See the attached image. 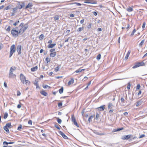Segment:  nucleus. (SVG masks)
Segmentation results:
<instances>
[{
    "instance_id": "c756f323",
    "label": "nucleus",
    "mask_w": 147,
    "mask_h": 147,
    "mask_svg": "<svg viewBox=\"0 0 147 147\" xmlns=\"http://www.w3.org/2000/svg\"><path fill=\"white\" fill-rule=\"evenodd\" d=\"M38 81L37 79H36L34 82V84L35 85H36L38 84Z\"/></svg>"
},
{
    "instance_id": "f3484780",
    "label": "nucleus",
    "mask_w": 147,
    "mask_h": 147,
    "mask_svg": "<svg viewBox=\"0 0 147 147\" xmlns=\"http://www.w3.org/2000/svg\"><path fill=\"white\" fill-rule=\"evenodd\" d=\"M56 55V52H53L51 53L50 54V57H55Z\"/></svg>"
},
{
    "instance_id": "79ce46f5",
    "label": "nucleus",
    "mask_w": 147,
    "mask_h": 147,
    "mask_svg": "<svg viewBox=\"0 0 147 147\" xmlns=\"http://www.w3.org/2000/svg\"><path fill=\"white\" fill-rule=\"evenodd\" d=\"M45 60L47 62V63L49 62L50 61V59L48 57H47L45 59Z\"/></svg>"
},
{
    "instance_id": "f257e3e1",
    "label": "nucleus",
    "mask_w": 147,
    "mask_h": 147,
    "mask_svg": "<svg viewBox=\"0 0 147 147\" xmlns=\"http://www.w3.org/2000/svg\"><path fill=\"white\" fill-rule=\"evenodd\" d=\"M28 27V25L26 24L24 25V23H21L18 27H16L13 28L11 31V34L13 36L15 37H17L19 34H22L27 29Z\"/></svg>"
},
{
    "instance_id": "5701e85b",
    "label": "nucleus",
    "mask_w": 147,
    "mask_h": 147,
    "mask_svg": "<svg viewBox=\"0 0 147 147\" xmlns=\"http://www.w3.org/2000/svg\"><path fill=\"white\" fill-rule=\"evenodd\" d=\"M44 38V35L41 34L39 37V39L40 40H42Z\"/></svg>"
},
{
    "instance_id": "a18cd8bd",
    "label": "nucleus",
    "mask_w": 147,
    "mask_h": 147,
    "mask_svg": "<svg viewBox=\"0 0 147 147\" xmlns=\"http://www.w3.org/2000/svg\"><path fill=\"white\" fill-rule=\"evenodd\" d=\"M92 26V24L91 23L89 24L87 26V27L88 29H90L91 28Z\"/></svg>"
},
{
    "instance_id": "ea45409f",
    "label": "nucleus",
    "mask_w": 147,
    "mask_h": 147,
    "mask_svg": "<svg viewBox=\"0 0 147 147\" xmlns=\"http://www.w3.org/2000/svg\"><path fill=\"white\" fill-rule=\"evenodd\" d=\"M144 40H142L141 42H140V43L139 44V45L140 46H142L144 42Z\"/></svg>"
},
{
    "instance_id": "bb28decb",
    "label": "nucleus",
    "mask_w": 147,
    "mask_h": 147,
    "mask_svg": "<svg viewBox=\"0 0 147 147\" xmlns=\"http://www.w3.org/2000/svg\"><path fill=\"white\" fill-rule=\"evenodd\" d=\"M84 28L83 27L79 28L77 30L78 32H80L81 31L84 30Z\"/></svg>"
},
{
    "instance_id": "39448f33",
    "label": "nucleus",
    "mask_w": 147,
    "mask_h": 147,
    "mask_svg": "<svg viewBox=\"0 0 147 147\" xmlns=\"http://www.w3.org/2000/svg\"><path fill=\"white\" fill-rule=\"evenodd\" d=\"M144 65V63L143 62H137L135 63V65L132 67L133 69H135L140 66H143Z\"/></svg>"
},
{
    "instance_id": "a19ab883",
    "label": "nucleus",
    "mask_w": 147,
    "mask_h": 147,
    "mask_svg": "<svg viewBox=\"0 0 147 147\" xmlns=\"http://www.w3.org/2000/svg\"><path fill=\"white\" fill-rule=\"evenodd\" d=\"M59 16H56L54 17V19L55 20H58L59 18Z\"/></svg>"
},
{
    "instance_id": "3c124183",
    "label": "nucleus",
    "mask_w": 147,
    "mask_h": 147,
    "mask_svg": "<svg viewBox=\"0 0 147 147\" xmlns=\"http://www.w3.org/2000/svg\"><path fill=\"white\" fill-rule=\"evenodd\" d=\"M145 25H146L145 22H143V25L142 26V28L143 29H144V28L145 26Z\"/></svg>"
},
{
    "instance_id": "680f3d73",
    "label": "nucleus",
    "mask_w": 147,
    "mask_h": 147,
    "mask_svg": "<svg viewBox=\"0 0 147 147\" xmlns=\"http://www.w3.org/2000/svg\"><path fill=\"white\" fill-rule=\"evenodd\" d=\"M6 30L9 32V26H8L7 28H6Z\"/></svg>"
},
{
    "instance_id": "69168bd1",
    "label": "nucleus",
    "mask_w": 147,
    "mask_h": 147,
    "mask_svg": "<svg viewBox=\"0 0 147 147\" xmlns=\"http://www.w3.org/2000/svg\"><path fill=\"white\" fill-rule=\"evenodd\" d=\"M93 14L95 16H96L97 15V13L96 11L93 12Z\"/></svg>"
},
{
    "instance_id": "49530a36",
    "label": "nucleus",
    "mask_w": 147,
    "mask_h": 147,
    "mask_svg": "<svg viewBox=\"0 0 147 147\" xmlns=\"http://www.w3.org/2000/svg\"><path fill=\"white\" fill-rule=\"evenodd\" d=\"M62 102L58 103V106L60 107L62 106Z\"/></svg>"
},
{
    "instance_id": "c85d7f7f",
    "label": "nucleus",
    "mask_w": 147,
    "mask_h": 147,
    "mask_svg": "<svg viewBox=\"0 0 147 147\" xmlns=\"http://www.w3.org/2000/svg\"><path fill=\"white\" fill-rule=\"evenodd\" d=\"M113 105L112 103L110 102L108 104V109H109L110 108H111V109H112L111 107L113 106Z\"/></svg>"
},
{
    "instance_id": "774afa93",
    "label": "nucleus",
    "mask_w": 147,
    "mask_h": 147,
    "mask_svg": "<svg viewBox=\"0 0 147 147\" xmlns=\"http://www.w3.org/2000/svg\"><path fill=\"white\" fill-rule=\"evenodd\" d=\"M52 42V41L51 40H50L48 42V43L50 44Z\"/></svg>"
},
{
    "instance_id": "aec40b11",
    "label": "nucleus",
    "mask_w": 147,
    "mask_h": 147,
    "mask_svg": "<svg viewBox=\"0 0 147 147\" xmlns=\"http://www.w3.org/2000/svg\"><path fill=\"white\" fill-rule=\"evenodd\" d=\"M104 106H102L98 108V109L100 111H103L104 110Z\"/></svg>"
},
{
    "instance_id": "a878e982",
    "label": "nucleus",
    "mask_w": 147,
    "mask_h": 147,
    "mask_svg": "<svg viewBox=\"0 0 147 147\" xmlns=\"http://www.w3.org/2000/svg\"><path fill=\"white\" fill-rule=\"evenodd\" d=\"M20 21L19 20H18L16 22H14L13 24V25L14 26H16L19 23Z\"/></svg>"
},
{
    "instance_id": "c03bdc74",
    "label": "nucleus",
    "mask_w": 147,
    "mask_h": 147,
    "mask_svg": "<svg viewBox=\"0 0 147 147\" xmlns=\"http://www.w3.org/2000/svg\"><path fill=\"white\" fill-rule=\"evenodd\" d=\"M73 123H74V125H75L77 127H79V125L78 124V123H77L76 121V122H74Z\"/></svg>"
},
{
    "instance_id": "de8ad7c7",
    "label": "nucleus",
    "mask_w": 147,
    "mask_h": 147,
    "mask_svg": "<svg viewBox=\"0 0 147 147\" xmlns=\"http://www.w3.org/2000/svg\"><path fill=\"white\" fill-rule=\"evenodd\" d=\"M22 126L21 125H20L18 128V130L19 131L21 130L22 129Z\"/></svg>"
},
{
    "instance_id": "58836bf2",
    "label": "nucleus",
    "mask_w": 147,
    "mask_h": 147,
    "mask_svg": "<svg viewBox=\"0 0 147 147\" xmlns=\"http://www.w3.org/2000/svg\"><path fill=\"white\" fill-rule=\"evenodd\" d=\"M8 114L7 113H5L4 115V118L5 119H6L8 116Z\"/></svg>"
},
{
    "instance_id": "0eeeda50",
    "label": "nucleus",
    "mask_w": 147,
    "mask_h": 147,
    "mask_svg": "<svg viewBox=\"0 0 147 147\" xmlns=\"http://www.w3.org/2000/svg\"><path fill=\"white\" fill-rule=\"evenodd\" d=\"M9 123H7L6 125L4 127V129L7 132L9 133Z\"/></svg>"
},
{
    "instance_id": "052dcab7",
    "label": "nucleus",
    "mask_w": 147,
    "mask_h": 147,
    "mask_svg": "<svg viewBox=\"0 0 147 147\" xmlns=\"http://www.w3.org/2000/svg\"><path fill=\"white\" fill-rule=\"evenodd\" d=\"M140 105V102L138 101H137L136 102V106L138 107L139 105Z\"/></svg>"
},
{
    "instance_id": "864d4df0",
    "label": "nucleus",
    "mask_w": 147,
    "mask_h": 147,
    "mask_svg": "<svg viewBox=\"0 0 147 147\" xmlns=\"http://www.w3.org/2000/svg\"><path fill=\"white\" fill-rule=\"evenodd\" d=\"M43 88H47V87H49V88H50V87L49 86L47 85H45V86H43Z\"/></svg>"
},
{
    "instance_id": "473e14b6",
    "label": "nucleus",
    "mask_w": 147,
    "mask_h": 147,
    "mask_svg": "<svg viewBox=\"0 0 147 147\" xmlns=\"http://www.w3.org/2000/svg\"><path fill=\"white\" fill-rule=\"evenodd\" d=\"M59 125L58 124H55L54 125V126L58 129L59 130L60 129V128L59 126Z\"/></svg>"
},
{
    "instance_id": "72a5a7b5",
    "label": "nucleus",
    "mask_w": 147,
    "mask_h": 147,
    "mask_svg": "<svg viewBox=\"0 0 147 147\" xmlns=\"http://www.w3.org/2000/svg\"><path fill=\"white\" fill-rule=\"evenodd\" d=\"M57 119L58 123L59 124H61L62 122L61 120L59 118H57Z\"/></svg>"
},
{
    "instance_id": "9d476101",
    "label": "nucleus",
    "mask_w": 147,
    "mask_h": 147,
    "mask_svg": "<svg viewBox=\"0 0 147 147\" xmlns=\"http://www.w3.org/2000/svg\"><path fill=\"white\" fill-rule=\"evenodd\" d=\"M18 5H19V6L18 7V8L19 9H21L24 6V3H22L21 4H20V2H19L18 3Z\"/></svg>"
},
{
    "instance_id": "37998d69",
    "label": "nucleus",
    "mask_w": 147,
    "mask_h": 147,
    "mask_svg": "<svg viewBox=\"0 0 147 147\" xmlns=\"http://www.w3.org/2000/svg\"><path fill=\"white\" fill-rule=\"evenodd\" d=\"M130 86H131L130 84V83H129L128 84V85H127V89L128 90L130 89Z\"/></svg>"
},
{
    "instance_id": "6e6d98bb",
    "label": "nucleus",
    "mask_w": 147,
    "mask_h": 147,
    "mask_svg": "<svg viewBox=\"0 0 147 147\" xmlns=\"http://www.w3.org/2000/svg\"><path fill=\"white\" fill-rule=\"evenodd\" d=\"M28 123L30 125L32 124V121L31 120H29L28 122Z\"/></svg>"
},
{
    "instance_id": "8fccbe9b",
    "label": "nucleus",
    "mask_w": 147,
    "mask_h": 147,
    "mask_svg": "<svg viewBox=\"0 0 147 147\" xmlns=\"http://www.w3.org/2000/svg\"><path fill=\"white\" fill-rule=\"evenodd\" d=\"M13 20H10V24L11 25V26L13 25V24L14 23Z\"/></svg>"
},
{
    "instance_id": "4c0bfd02",
    "label": "nucleus",
    "mask_w": 147,
    "mask_h": 147,
    "mask_svg": "<svg viewBox=\"0 0 147 147\" xmlns=\"http://www.w3.org/2000/svg\"><path fill=\"white\" fill-rule=\"evenodd\" d=\"M99 114L98 113H96V117L95 118V119L96 120H97L99 117Z\"/></svg>"
},
{
    "instance_id": "ddd939ff",
    "label": "nucleus",
    "mask_w": 147,
    "mask_h": 147,
    "mask_svg": "<svg viewBox=\"0 0 147 147\" xmlns=\"http://www.w3.org/2000/svg\"><path fill=\"white\" fill-rule=\"evenodd\" d=\"M124 129V128L123 127H121L120 128H117L116 129H113V132H114L119 131L120 130H123Z\"/></svg>"
},
{
    "instance_id": "f03ea898",
    "label": "nucleus",
    "mask_w": 147,
    "mask_h": 147,
    "mask_svg": "<svg viewBox=\"0 0 147 147\" xmlns=\"http://www.w3.org/2000/svg\"><path fill=\"white\" fill-rule=\"evenodd\" d=\"M20 79L21 82L23 84H30V81L26 80V77L22 74H21L20 75Z\"/></svg>"
},
{
    "instance_id": "338daca9",
    "label": "nucleus",
    "mask_w": 147,
    "mask_h": 147,
    "mask_svg": "<svg viewBox=\"0 0 147 147\" xmlns=\"http://www.w3.org/2000/svg\"><path fill=\"white\" fill-rule=\"evenodd\" d=\"M128 114V113L127 112H125L123 113V115L126 116Z\"/></svg>"
},
{
    "instance_id": "20e7f679",
    "label": "nucleus",
    "mask_w": 147,
    "mask_h": 147,
    "mask_svg": "<svg viewBox=\"0 0 147 147\" xmlns=\"http://www.w3.org/2000/svg\"><path fill=\"white\" fill-rule=\"evenodd\" d=\"M16 51V48L15 45H11L10 48V57H11L13 53Z\"/></svg>"
},
{
    "instance_id": "dca6fc26",
    "label": "nucleus",
    "mask_w": 147,
    "mask_h": 147,
    "mask_svg": "<svg viewBox=\"0 0 147 147\" xmlns=\"http://www.w3.org/2000/svg\"><path fill=\"white\" fill-rule=\"evenodd\" d=\"M131 53V51H129L127 53V54H126L125 57V60H127L128 58V57L130 55V54Z\"/></svg>"
},
{
    "instance_id": "0e129e2a",
    "label": "nucleus",
    "mask_w": 147,
    "mask_h": 147,
    "mask_svg": "<svg viewBox=\"0 0 147 147\" xmlns=\"http://www.w3.org/2000/svg\"><path fill=\"white\" fill-rule=\"evenodd\" d=\"M4 86L5 87L7 88V83L5 82H4Z\"/></svg>"
},
{
    "instance_id": "603ef678",
    "label": "nucleus",
    "mask_w": 147,
    "mask_h": 147,
    "mask_svg": "<svg viewBox=\"0 0 147 147\" xmlns=\"http://www.w3.org/2000/svg\"><path fill=\"white\" fill-rule=\"evenodd\" d=\"M21 93L19 90H18L17 92V96H20L21 95Z\"/></svg>"
},
{
    "instance_id": "f8f14e48",
    "label": "nucleus",
    "mask_w": 147,
    "mask_h": 147,
    "mask_svg": "<svg viewBox=\"0 0 147 147\" xmlns=\"http://www.w3.org/2000/svg\"><path fill=\"white\" fill-rule=\"evenodd\" d=\"M56 44L55 43H54L53 44H51L47 46V47L48 48H52L54 46H55L56 45Z\"/></svg>"
},
{
    "instance_id": "2f4dec72",
    "label": "nucleus",
    "mask_w": 147,
    "mask_h": 147,
    "mask_svg": "<svg viewBox=\"0 0 147 147\" xmlns=\"http://www.w3.org/2000/svg\"><path fill=\"white\" fill-rule=\"evenodd\" d=\"M101 58V55L100 54L98 55L97 56L96 59L98 60H99Z\"/></svg>"
},
{
    "instance_id": "6ab92c4d",
    "label": "nucleus",
    "mask_w": 147,
    "mask_h": 147,
    "mask_svg": "<svg viewBox=\"0 0 147 147\" xmlns=\"http://www.w3.org/2000/svg\"><path fill=\"white\" fill-rule=\"evenodd\" d=\"M127 11L128 12H130L132 11H133V8L130 7H129L126 9Z\"/></svg>"
},
{
    "instance_id": "bf43d9fd",
    "label": "nucleus",
    "mask_w": 147,
    "mask_h": 147,
    "mask_svg": "<svg viewBox=\"0 0 147 147\" xmlns=\"http://www.w3.org/2000/svg\"><path fill=\"white\" fill-rule=\"evenodd\" d=\"M3 144H5L6 145H7L8 144H9V143H8L4 141L3 142Z\"/></svg>"
},
{
    "instance_id": "4d7b16f0",
    "label": "nucleus",
    "mask_w": 147,
    "mask_h": 147,
    "mask_svg": "<svg viewBox=\"0 0 147 147\" xmlns=\"http://www.w3.org/2000/svg\"><path fill=\"white\" fill-rule=\"evenodd\" d=\"M84 19H83L82 20H81L80 21V23L81 24H82L84 23Z\"/></svg>"
},
{
    "instance_id": "c9c22d12",
    "label": "nucleus",
    "mask_w": 147,
    "mask_h": 147,
    "mask_svg": "<svg viewBox=\"0 0 147 147\" xmlns=\"http://www.w3.org/2000/svg\"><path fill=\"white\" fill-rule=\"evenodd\" d=\"M70 4H76L78 6H80L82 5V4L81 3H77V2H75L73 3H71Z\"/></svg>"
},
{
    "instance_id": "7c9ffc66",
    "label": "nucleus",
    "mask_w": 147,
    "mask_h": 147,
    "mask_svg": "<svg viewBox=\"0 0 147 147\" xmlns=\"http://www.w3.org/2000/svg\"><path fill=\"white\" fill-rule=\"evenodd\" d=\"M136 30L135 29H134L133 31H132L131 33V34L130 36H133L134 35V33L136 32Z\"/></svg>"
},
{
    "instance_id": "6e6552de",
    "label": "nucleus",
    "mask_w": 147,
    "mask_h": 147,
    "mask_svg": "<svg viewBox=\"0 0 147 147\" xmlns=\"http://www.w3.org/2000/svg\"><path fill=\"white\" fill-rule=\"evenodd\" d=\"M22 46L21 45H19L17 46V51L18 52L19 55L21 54V50Z\"/></svg>"
},
{
    "instance_id": "5fc2aeb1",
    "label": "nucleus",
    "mask_w": 147,
    "mask_h": 147,
    "mask_svg": "<svg viewBox=\"0 0 147 147\" xmlns=\"http://www.w3.org/2000/svg\"><path fill=\"white\" fill-rule=\"evenodd\" d=\"M145 136V135L144 134H142L140 136L139 138H143V137H144Z\"/></svg>"
},
{
    "instance_id": "7ed1b4c3",
    "label": "nucleus",
    "mask_w": 147,
    "mask_h": 147,
    "mask_svg": "<svg viewBox=\"0 0 147 147\" xmlns=\"http://www.w3.org/2000/svg\"><path fill=\"white\" fill-rule=\"evenodd\" d=\"M16 68L15 67H11L10 69V78H15L16 77V75L15 74L13 73V72L14 71H15Z\"/></svg>"
},
{
    "instance_id": "2eb2a0df",
    "label": "nucleus",
    "mask_w": 147,
    "mask_h": 147,
    "mask_svg": "<svg viewBox=\"0 0 147 147\" xmlns=\"http://www.w3.org/2000/svg\"><path fill=\"white\" fill-rule=\"evenodd\" d=\"M74 79L73 78H71V80L69 81L67 83L68 85H69L71 84H73L74 82Z\"/></svg>"
},
{
    "instance_id": "423d86ee",
    "label": "nucleus",
    "mask_w": 147,
    "mask_h": 147,
    "mask_svg": "<svg viewBox=\"0 0 147 147\" xmlns=\"http://www.w3.org/2000/svg\"><path fill=\"white\" fill-rule=\"evenodd\" d=\"M133 136L131 135H125L123 136L121 138V139L123 140H127L129 139L130 138H131Z\"/></svg>"
},
{
    "instance_id": "4be33fe9",
    "label": "nucleus",
    "mask_w": 147,
    "mask_h": 147,
    "mask_svg": "<svg viewBox=\"0 0 147 147\" xmlns=\"http://www.w3.org/2000/svg\"><path fill=\"white\" fill-rule=\"evenodd\" d=\"M94 116H93V115H91L89 117V119L88 120V122L89 123H90L92 121L91 119H92L93 118H94Z\"/></svg>"
},
{
    "instance_id": "412c9836",
    "label": "nucleus",
    "mask_w": 147,
    "mask_h": 147,
    "mask_svg": "<svg viewBox=\"0 0 147 147\" xmlns=\"http://www.w3.org/2000/svg\"><path fill=\"white\" fill-rule=\"evenodd\" d=\"M71 118V121L73 123L76 121V120L75 118L74 115H72Z\"/></svg>"
},
{
    "instance_id": "09e8293b",
    "label": "nucleus",
    "mask_w": 147,
    "mask_h": 147,
    "mask_svg": "<svg viewBox=\"0 0 147 147\" xmlns=\"http://www.w3.org/2000/svg\"><path fill=\"white\" fill-rule=\"evenodd\" d=\"M140 85L139 84H138L137 85V87H136V89L138 90V89H140Z\"/></svg>"
},
{
    "instance_id": "e433bc0d",
    "label": "nucleus",
    "mask_w": 147,
    "mask_h": 147,
    "mask_svg": "<svg viewBox=\"0 0 147 147\" xmlns=\"http://www.w3.org/2000/svg\"><path fill=\"white\" fill-rule=\"evenodd\" d=\"M59 66H57L55 69V71L57 72L59 70Z\"/></svg>"
},
{
    "instance_id": "e2e57ef3",
    "label": "nucleus",
    "mask_w": 147,
    "mask_h": 147,
    "mask_svg": "<svg viewBox=\"0 0 147 147\" xmlns=\"http://www.w3.org/2000/svg\"><path fill=\"white\" fill-rule=\"evenodd\" d=\"M17 107L18 108V109H20L21 108V105L20 104H18V105H17Z\"/></svg>"
},
{
    "instance_id": "cd10ccee",
    "label": "nucleus",
    "mask_w": 147,
    "mask_h": 147,
    "mask_svg": "<svg viewBox=\"0 0 147 147\" xmlns=\"http://www.w3.org/2000/svg\"><path fill=\"white\" fill-rule=\"evenodd\" d=\"M84 69H78L76 70L75 72H76V73H78L79 72H80L81 71H84Z\"/></svg>"
},
{
    "instance_id": "b1692460",
    "label": "nucleus",
    "mask_w": 147,
    "mask_h": 147,
    "mask_svg": "<svg viewBox=\"0 0 147 147\" xmlns=\"http://www.w3.org/2000/svg\"><path fill=\"white\" fill-rule=\"evenodd\" d=\"M97 1H94L93 0H90V3L91 4H96Z\"/></svg>"
},
{
    "instance_id": "393cba45",
    "label": "nucleus",
    "mask_w": 147,
    "mask_h": 147,
    "mask_svg": "<svg viewBox=\"0 0 147 147\" xmlns=\"http://www.w3.org/2000/svg\"><path fill=\"white\" fill-rule=\"evenodd\" d=\"M63 87H62L59 90V91L60 94L63 93Z\"/></svg>"
},
{
    "instance_id": "4468645a",
    "label": "nucleus",
    "mask_w": 147,
    "mask_h": 147,
    "mask_svg": "<svg viewBox=\"0 0 147 147\" xmlns=\"http://www.w3.org/2000/svg\"><path fill=\"white\" fill-rule=\"evenodd\" d=\"M40 93L42 95L45 96H47V93L44 90H42L40 92Z\"/></svg>"
},
{
    "instance_id": "13d9d810",
    "label": "nucleus",
    "mask_w": 147,
    "mask_h": 147,
    "mask_svg": "<svg viewBox=\"0 0 147 147\" xmlns=\"http://www.w3.org/2000/svg\"><path fill=\"white\" fill-rule=\"evenodd\" d=\"M55 49H52L50 50V51L51 53H53L55 51Z\"/></svg>"
},
{
    "instance_id": "1a4fd4ad",
    "label": "nucleus",
    "mask_w": 147,
    "mask_h": 147,
    "mask_svg": "<svg viewBox=\"0 0 147 147\" xmlns=\"http://www.w3.org/2000/svg\"><path fill=\"white\" fill-rule=\"evenodd\" d=\"M59 133L65 139H68V137L65 135L61 131H59Z\"/></svg>"
},
{
    "instance_id": "f704fd0d",
    "label": "nucleus",
    "mask_w": 147,
    "mask_h": 147,
    "mask_svg": "<svg viewBox=\"0 0 147 147\" xmlns=\"http://www.w3.org/2000/svg\"><path fill=\"white\" fill-rule=\"evenodd\" d=\"M120 100L121 102L123 103L125 102V100L124 99L123 97H122L121 98Z\"/></svg>"
},
{
    "instance_id": "9b49d317",
    "label": "nucleus",
    "mask_w": 147,
    "mask_h": 147,
    "mask_svg": "<svg viewBox=\"0 0 147 147\" xmlns=\"http://www.w3.org/2000/svg\"><path fill=\"white\" fill-rule=\"evenodd\" d=\"M33 5L32 3H29L26 6L25 9H27L28 8H30L31 9V8L33 6Z\"/></svg>"
},
{
    "instance_id": "a211bd4d",
    "label": "nucleus",
    "mask_w": 147,
    "mask_h": 147,
    "mask_svg": "<svg viewBox=\"0 0 147 147\" xmlns=\"http://www.w3.org/2000/svg\"><path fill=\"white\" fill-rule=\"evenodd\" d=\"M38 69V67L37 66H36L35 67H32L31 69V71H36Z\"/></svg>"
}]
</instances>
